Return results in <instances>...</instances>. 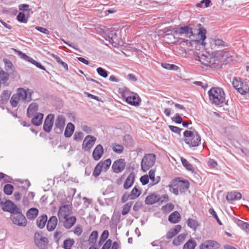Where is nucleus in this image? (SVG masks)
Returning a JSON list of instances; mask_svg holds the SVG:
<instances>
[{
    "instance_id": "obj_1",
    "label": "nucleus",
    "mask_w": 249,
    "mask_h": 249,
    "mask_svg": "<svg viewBox=\"0 0 249 249\" xmlns=\"http://www.w3.org/2000/svg\"><path fill=\"white\" fill-rule=\"evenodd\" d=\"M197 26L198 27L197 29L195 28V25L192 24L176 28L174 29L173 35L174 36H181L191 38L192 36H195V31L198 30V36H200V40H196V41L200 42L201 44H205L203 42L206 38V30L203 28H201V25L200 24H197Z\"/></svg>"
},
{
    "instance_id": "obj_2",
    "label": "nucleus",
    "mask_w": 249,
    "mask_h": 249,
    "mask_svg": "<svg viewBox=\"0 0 249 249\" xmlns=\"http://www.w3.org/2000/svg\"><path fill=\"white\" fill-rule=\"evenodd\" d=\"M208 95L211 103L216 106H221L225 102V94L221 88H211L208 91Z\"/></svg>"
},
{
    "instance_id": "obj_3",
    "label": "nucleus",
    "mask_w": 249,
    "mask_h": 249,
    "mask_svg": "<svg viewBox=\"0 0 249 249\" xmlns=\"http://www.w3.org/2000/svg\"><path fill=\"white\" fill-rule=\"evenodd\" d=\"M22 100L25 102H29L32 100V92L30 90H24L22 88H18V92L14 94L10 100L11 106L16 107L19 101Z\"/></svg>"
},
{
    "instance_id": "obj_4",
    "label": "nucleus",
    "mask_w": 249,
    "mask_h": 249,
    "mask_svg": "<svg viewBox=\"0 0 249 249\" xmlns=\"http://www.w3.org/2000/svg\"><path fill=\"white\" fill-rule=\"evenodd\" d=\"M184 141L190 147L198 146L200 143L201 137L198 132L185 130L183 133Z\"/></svg>"
},
{
    "instance_id": "obj_5",
    "label": "nucleus",
    "mask_w": 249,
    "mask_h": 249,
    "mask_svg": "<svg viewBox=\"0 0 249 249\" xmlns=\"http://www.w3.org/2000/svg\"><path fill=\"white\" fill-rule=\"evenodd\" d=\"M156 160V156L155 154L153 153L145 154L141 161L142 170L144 172L147 171L154 165Z\"/></svg>"
},
{
    "instance_id": "obj_6",
    "label": "nucleus",
    "mask_w": 249,
    "mask_h": 249,
    "mask_svg": "<svg viewBox=\"0 0 249 249\" xmlns=\"http://www.w3.org/2000/svg\"><path fill=\"white\" fill-rule=\"evenodd\" d=\"M34 241L39 249H46L49 243L48 239L43 236L41 231L36 232L34 237Z\"/></svg>"
},
{
    "instance_id": "obj_7",
    "label": "nucleus",
    "mask_w": 249,
    "mask_h": 249,
    "mask_svg": "<svg viewBox=\"0 0 249 249\" xmlns=\"http://www.w3.org/2000/svg\"><path fill=\"white\" fill-rule=\"evenodd\" d=\"M11 218L12 222L16 225L19 226H25L27 225V220L25 217L20 212H16L13 214H11Z\"/></svg>"
},
{
    "instance_id": "obj_8",
    "label": "nucleus",
    "mask_w": 249,
    "mask_h": 249,
    "mask_svg": "<svg viewBox=\"0 0 249 249\" xmlns=\"http://www.w3.org/2000/svg\"><path fill=\"white\" fill-rule=\"evenodd\" d=\"M66 119L63 115H58L55 120L54 130L57 134H61L65 125Z\"/></svg>"
},
{
    "instance_id": "obj_9",
    "label": "nucleus",
    "mask_w": 249,
    "mask_h": 249,
    "mask_svg": "<svg viewBox=\"0 0 249 249\" xmlns=\"http://www.w3.org/2000/svg\"><path fill=\"white\" fill-rule=\"evenodd\" d=\"M96 138L91 135L87 136L84 140L82 148L85 151H89L94 144Z\"/></svg>"
},
{
    "instance_id": "obj_10",
    "label": "nucleus",
    "mask_w": 249,
    "mask_h": 249,
    "mask_svg": "<svg viewBox=\"0 0 249 249\" xmlns=\"http://www.w3.org/2000/svg\"><path fill=\"white\" fill-rule=\"evenodd\" d=\"M126 166V162L124 159H119L115 160L112 164V169L113 172L118 174L122 172Z\"/></svg>"
},
{
    "instance_id": "obj_11",
    "label": "nucleus",
    "mask_w": 249,
    "mask_h": 249,
    "mask_svg": "<svg viewBox=\"0 0 249 249\" xmlns=\"http://www.w3.org/2000/svg\"><path fill=\"white\" fill-rule=\"evenodd\" d=\"M220 244L214 240H206L200 245V249H219Z\"/></svg>"
},
{
    "instance_id": "obj_12",
    "label": "nucleus",
    "mask_w": 249,
    "mask_h": 249,
    "mask_svg": "<svg viewBox=\"0 0 249 249\" xmlns=\"http://www.w3.org/2000/svg\"><path fill=\"white\" fill-rule=\"evenodd\" d=\"M53 120L54 115L53 114H50L47 116L43 124V129L46 132L49 133L52 130Z\"/></svg>"
},
{
    "instance_id": "obj_13",
    "label": "nucleus",
    "mask_w": 249,
    "mask_h": 249,
    "mask_svg": "<svg viewBox=\"0 0 249 249\" xmlns=\"http://www.w3.org/2000/svg\"><path fill=\"white\" fill-rule=\"evenodd\" d=\"M3 210L13 214L16 212H18L19 209L11 200H7L4 204Z\"/></svg>"
},
{
    "instance_id": "obj_14",
    "label": "nucleus",
    "mask_w": 249,
    "mask_h": 249,
    "mask_svg": "<svg viewBox=\"0 0 249 249\" xmlns=\"http://www.w3.org/2000/svg\"><path fill=\"white\" fill-rule=\"evenodd\" d=\"M175 181L180 193H184L189 189L190 184L188 180H182L178 178L175 179Z\"/></svg>"
},
{
    "instance_id": "obj_15",
    "label": "nucleus",
    "mask_w": 249,
    "mask_h": 249,
    "mask_svg": "<svg viewBox=\"0 0 249 249\" xmlns=\"http://www.w3.org/2000/svg\"><path fill=\"white\" fill-rule=\"evenodd\" d=\"M125 101L131 106H137L140 104L141 100L137 94L132 93L131 95L125 97Z\"/></svg>"
},
{
    "instance_id": "obj_16",
    "label": "nucleus",
    "mask_w": 249,
    "mask_h": 249,
    "mask_svg": "<svg viewBox=\"0 0 249 249\" xmlns=\"http://www.w3.org/2000/svg\"><path fill=\"white\" fill-rule=\"evenodd\" d=\"M70 214L71 210L69 205H65L59 208L58 212V216L60 220L69 217Z\"/></svg>"
},
{
    "instance_id": "obj_17",
    "label": "nucleus",
    "mask_w": 249,
    "mask_h": 249,
    "mask_svg": "<svg viewBox=\"0 0 249 249\" xmlns=\"http://www.w3.org/2000/svg\"><path fill=\"white\" fill-rule=\"evenodd\" d=\"M221 65V61L218 56L210 55L208 66L213 68H217Z\"/></svg>"
},
{
    "instance_id": "obj_18",
    "label": "nucleus",
    "mask_w": 249,
    "mask_h": 249,
    "mask_svg": "<svg viewBox=\"0 0 249 249\" xmlns=\"http://www.w3.org/2000/svg\"><path fill=\"white\" fill-rule=\"evenodd\" d=\"M104 153V149L102 145L98 144L94 148L92 152V157L95 160H98L101 159Z\"/></svg>"
},
{
    "instance_id": "obj_19",
    "label": "nucleus",
    "mask_w": 249,
    "mask_h": 249,
    "mask_svg": "<svg viewBox=\"0 0 249 249\" xmlns=\"http://www.w3.org/2000/svg\"><path fill=\"white\" fill-rule=\"evenodd\" d=\"M38 106L36 103L31 104L27 109V115L28 118L33 117L37 113Z\"/></svg>"
},
{
    "instance_id": "obj_20",
    "label": "nucleus",
    "mask_w": 249,
    "mask_h": 249,
    "mask_svg": "<svg viewBox=\"0 0 249 249\" xmlns=\"http://www.w3.org/2000/svg\"><path fill=\"white\" fill-rule=\"evenodd\" d=\"M63 219H64L63 226L67 229L71 228L75 224L76 221V218L75 216L67 217Z\"/></svg>"
},
{
    "instance_id": "obj_21",
    "label": "nucleus",
    "mask_w": 249,
    "mask_h": 249,
    "mask_svg": "<svg viewBox=\"0 0 249 249\" xmlns=\"http://www.w3.org/2000/svg\"><path fill=\"white\" fill-rule=\"evenodd\" d=\"M57 224V219L55 216H52L49 219L47 224V229L48 231H53L56 227Z\"/></svg>"
},
{
    "instance_id": "obj_22",
    "label": "nucleus",
    "mask_w": 249,
    "mask_h": 249,
    "mask_svg": "<svg viewBox=\"0 0 249 249\" xmlns=\"http://www.w3.org/2000/svg\"><path fill=\"white\" fill-rule=\"evenodd\" d=\"M242 195L239 192H231L228 193L226 196V199L229 202L239 200L241 198Z\"/></svg>"
},
{
    "instance_id": "obj_23",
    "label": "nucleus",
    "mask_w": 249,
    "mask_h": 249,
    "mask_svg": "<svg viewBox=\"0 0 249 249\" xmlns=\"http://www.w3.org/2000/svg\"><path fill=\"white\" fill-rule=\"evenodd\" d=\"M158 197L159 194H150L146 197L145 203L147 205H152L155 203H158Z\"/></svg>"
},
{
    "instance_id": "obj_24",
    "label": "nucleus",
    "mask_w": 249,
    "mask_h": 249,
    "mask_svg": "<svg viewBox=\"0 0 249 249\" xmlns=\"http://www.w3.org/2000/svg\"><path fill=\"white\" fill-rule=\"evenodd\" d=\"M134 174L133 173H130L124 184V188L125 189H128L130 188L134 183Z\"/></svg>"
},
{
    "instance_id": "obj_25",
    "label": "nucleus",
    "mask_w": 249,
    "mask_h": 249,
    "mask_svg": "<svg viewBox=\"0 0 249 249\" xmlns=\"http://www.w3.org/2000/svg\"><path fill=\"white\" fill-rule=\"evenodd\" d=\"M48 217L46 214H43L39 216L36 221V225L39 229H43L46 223Z\"/></svg>"
},
{
    "instance_id": "obj_26",
    "label": "nucleus",
    "mask_w": 249,
    "mask_h": 249,
    "mask_svg": "<svg viewBox=\"0 0 249 249\" xmlns=\"http://www.w3.org/2000/svg\"><path fill=\"white\" fill-rule=\"evenodd\" d=\"M43 114L41 113H37L34 116L32 119V124L35 126H39L42 123V120L43 118Z\"/></svg>"
},
{
    "instance_id": "obj_27",
    "label": "nucleus",
    "mask_w": 249,
    "mask_h": 249,
    "mask_svg": "<svg viewBox=\"0 0 249 249\" xmlns=\"http://www.w3.org/2000/svg\"><path fill=\"white\" fill-rule=\"evenodd\" d=\"M75 127L71 123H69L67 124L64 131V136L66 138H69L71 136L74 132Z\"/></svg>"
},
{
    "instance_id": "obj_28",
    "label": "nucleus",
    "mask_w": 249,
    "mask_h": 249,
    "mask_svg": "<svg viewBox=\"0 0 249 249\" xmlns=\"http://www.w3.org/2000/svg\"><path fill=\"white\" fill-rule=\"evenodd\" d=\"M38 213V210L35 208L30 209L27 212L26 216L28 219L34 220L37 216Z\"/></svg>"
},
{
    "instance_id": "obj_29",
    "label": "nucleus",
    "mask_w": 249,
    "mask_h": 249,
    "mask_svg": "<svg viewBox=\"0 0 249 249\" xmlns=\"http://www.w3.org/2000/svg\"><path fill=\"white\" fill-rule=\"evenodd\" d=\"M180 219V215L178 211L173 212L168 217V220L172 223H177Z\"/></svg>"
},
{
    "instance_id": "obj_30",
    "label": "nucleus",
    "mask_w": 249,
    "mask_h": 249,
    "mask_svg": "<svg viewBox=\"0 0 249 249\" xmlns=\"http://www.w3.org/2000/svg\"><path fill=\"white\" fill-rule=\"evenodd\" d=\"M111 163V160L110 159H107L104 161H100L98 164L101 167L103 171L106 172L109 169Z\"/></svg>"
},
{
    "instance_id": "obj_31",
    "label": "nucleus",
    "mask_w": 249,
    "mask_h": 249,
    "mask_svg": "<svg viewBox=\"0 0 249 249\" xmlns=\"http://www.w3.org/2000/svg\"><path fill=\"white\" fill-rule=\"evenodd\" d=\"M186 224L189 228L195 231L199 226L198 222L192 218H188L186 221Z\"/></svg>"
},
{
    "instance_id": "obj_32",
    "label": "nucleus",
    "mask_w": 249,
    "mask_h": 249,
    "mask_svg": "<svg viewBox=\"0 0 249 249\" xmlns=\"http://www.w3.org/2000/svg\"><path fill=\"white\" fill-rule=\"evenodd\" d=\"M9 74L3 70H0V84L5 85H7V82L9 79Z\"/></svg>"
},
{
    "instance_id": "obj_33",
    "label": "nucleus",
    "mask_w": 249,
    "mask_h": 249,
    "mask_svg": "<svg viewBox=\"0 0 249 249\" xmlns=\"http://www.w3.org/2000/svg\"><path fill=\"white\" fill-rule=\"evenodd\" d=\"M240 88H237V91L241 95L249 96V86L246 82H244L243 85H241Z\"/></svg>"
},
{
    "instance_id": "obj_34",
    "label": "nucleus",
    "mask_w": 249,
    "mask_h": 249,
    "mask_svg": "<svg viewBox=\"0 0 249 249\" xmlns=\"http://www.w3.org/2000/svg\"><path fill=\"white\" fill-rule=\"evenodd\" d=\"M180 160L182 165L187 170L191 171L192 173H195L196 172L195 169L193 166L190 164L185 159L181 157Z\"/></svg>"
},
{
    "instance_id": "obj_35",
    "label": "nucleus",
    "mask_w": 249,
    "mask_h": 249,
    "mask_svg": "<svg viewBox=\"0 0 249 249\" xmlns=\"http://www.w3.org/2000/svg\"><path fill=\"white\" fill-rule=\"evenodd\" d=\"M112 149L116 153L121 154L123 153L124 150V146L122 145L112 143Z\"/></svg>"
},
{
    "instance_id": "obj_36",
    "label": "nucleus",
    "mask_w": 249,
    "mask_h": 249,
    "mask_svg": "<svg viewBox=\"0 0 249 249\" xmlns=\"http://www.w3.org/2000/svg\"><path fill=\"white\" fill-rule=\"evenodd\" d=\"M210 55V54L208 55L202 54L198 56V59L202 64L206 66H208Z\"/></svg>"
},
{
    "instance_id": "obj_37",
    "label": "nucleus",
    "mask_w": 249,
    "mask_h": 249,
    "mask_svg": "<svg viewBox=\"0 0 249 249\" xmlns=\"http://www.w3.org/2000/svg\"><path fill=\"white\" fill-rule=\"evenodd\" d=\"M141 194V192L137 186H135L134 188L132 189L131 192H130L129 195L131 197V199H134L138 197H139Z\"/></svg>"
},
{
    "instance_id": "obj_38",
    "label": "nucleus",
    "mask_w": 249,
    "mask_h": 249,
    "mask_svg": "<svg viewBox=\"0 0 249 249\" xmlns=\"http://www.w3.org/2000/svg\"><path fill=\"white\" fill-rule=\"evenodd\" d=\"M196 245L195 241L190 239L184 245L183 249H194Z\"/></svg>"
},
{
    "instance_id": "obj_39",
    "label": "nucleus",
    "mask_w": 249,
    "mask_h": 249,
    "mask_svg": "<svg viewBox=\"0 0 249 249\" xmlns=\"http://www.w3.org/2000/svg\"><path fill=\"white\" fill-rule=\"evenodd\" d=\"M98 236V232L96 231H93L89 235L88 242L89 244H95L96 242Z\"/></svg>"
},
{
    "instance_id": "obj_40",
    "label": "nucleus",
    "mask_w": 249,
    "mask_h": 249,
    "mask_svg": "<svg viewBox=\"0 0 249 249\" xmlns=\"http://www.w3.org/2000/svg\"><path fill=\"white\" fill-rule=\"evenodd\" d=\"M15 51L17 53V54L22 59L25 60L26 61H28L30 62L32 60V58L27 55L26 54L23 53L22 52L20 51L14 49Z\"/></svg>"
},
{
    "instance_id": "obj_41",
    "label": "nucleus",
    "mask_w": 249,
    "mask_h": 249,
    "mask_svg": "<svg viewBox=\"0 0 249 249\" xmlns=\"http://www.w3.org/2000/svg\"><path fill=\"white\" fill-rule=\"evenodd\" d=\"M168 187H169V190L171 193H173L175 195H178V194L179 190L178 186L175 183V180L173 181L172 184L169 185Z\"/></svg>"
},
{
    "instance_id": "obj_42",
    "label": "nucleus",
    "mask_w": 249,
    "mask_h": 249,
    "mask_svg": "<svg viewBox=\"0 0 249 249\" xmlns=\"http://www.w3.org/2000/svg\"><path fill=\"white\" fill-rule=\"evenodd\" d=\"M174 209V205L171 203H167L161 208L162 211L165 213H169Z\"/></svg>"
},
{
    "instance_id": "obj_43",
    "label": "nucleus",
    "mask_w": 249,
    "mask_h": 249,
    "mask_svg": "<svg viewBox=\"0 0 249 249\" xmlns=\"http://www.w3.org/2000/svg\"><path fill=\"white\" fill-rule=\"evenodd\" d=\"M74 241L73 239H68L64 241V249H71V247L74 244Z\"/></svg>"
},
{
    "instance_id": "obj_44",
    "label": "nucleus",
    "mask_w": 249,
    "mask_h": 249,
    "mask_svg": "<svg viewBox=\"0 0 249 249\" xmlns=\"http://www.w3.org/2000/svg\"><path fill=\"white\" fill-rule=\"evenodd\" d=\"M10 96V92L7 90H4L1 94L0 101L3 103L7 101Z\"/></svg>"
},
{
    "instance_id": "obj_45",
    "label": "nucleus",
    "mask_w": 249,
    "mask_h": 249,
    "mask_svg": "<svg viewBox=\"0 0 249 249\" xmlns=\"http://www.w3.org/2000/svg\"><path fill=\"white\" fill-rule=\"evenodd\" d=\"M13 186L9 184L5 185L3 188L4 193L7 195H11L13 192Z\"/></svg>"
},
{
    "instance_id": "obj_46",
    "label": "nucleus",
    "mask_w": 249,
    "mask_h": 249,
    "mask_svg": "<svg viewBox=\"0 0 249 249\" xmlns=\"http://www.w3.org/2000/svg\"><path fill=\"white\" fill-rule=\"evenodd\" d=\"M161 66L167 70L177 71L179 68L177 65L168 63H162Z\"/></svg>"
},
{
    "instance_id": "obj_47",
    "label": "nucleus",
    "mask_w": 249,
    "mask_h": 249,
    "mask_svg": "<svg viewBox=\"0 0 249 249\" xmlns=\"http://www.w3.org/2000/svg\"><path fill=\"white\" fill-rule=\"evenodd\" d=\"M213 41L216 46L221 47H228V44L222 39L215 38L213 39Z\"/></svg>"
},
{
    "instance_id": "obj_48",
    "label": "nucleus",
    "mask_w": 249,
    "mask_h": 249,
    "mask_svg": "<svg viewBox=\"0 0 249 249\" xmlns=\"http://www.w3.org/2000/svg\"><path fill=\"white\" fill-rule=\"evenodd\" d=\"M132 205V202H129L126 203L123 207V210L122 211V214L123 215L126 214L130 211V208Z\"/></svg>"
},
{
    "instance_id": "obj_49",
    "label": "nucleus",
    "mask_w": 249,
    "mask_h": 249,
    "mask_svg": "<svg viewBox=\"0 0 249 249\" xmlns=\"http://www.w3.org/2000/svg\"><path fill=\"white\" fill-rule=\"evenodd\" d=\"M17 20L21 23H26L28 22V19L25 18V14L22 12H19L17 17Z\"/></svg>"
},
{
    "instance_id": "obj_50",
    "label": "nucleus",
    "mask_w": 249,
    "mask_h": 249,
    "mask_svg": "<svg viewBox=\"0 0 249 249\" xmlns=\"http://www.w3.org/2000/svg\"><path fill=\"white\" fill-rule=\"evenodd\" d=\"M96 71L100 76L104 78H106L108 76V71L101 67L98 68Z\"/></svg>"
},
{
    "instance_id": "obj_51",
    "label": "nucleus",
    "mask_w": 249,
    "mask_h": 249,
    "mask_svg": "<svg viewBox=\"0 0 249 249\" xmlns=\"http://www.w3.org/2000/svg\"><path fill=\"white\" fill-rule=\"evenodd\" d=\"M109 235V232L108 231L105 230L103 233H102L100 238V241L99 244H102L103 242H104L106 239L108 238Z\"/></svg>"
},
{
    "instance_id": "obj_52",
    "label": "nucleus",
    "mask_w": 249,
    "mask_h": 249,
    "mask_svg": "<svg viewBox=\"0 0 249 249\" xmlns=\"http://www.w3.org/2000/svg\"><path fill=\"white\" fill-rule=\"evenodd\" d=\"M3 61L4 63L6 71H8V70H12L14 66L11 61L6 58H4L3 60Z\"/></svg>"
},
{
    "instance_id": "obj_53",
    "label": "nucleus",
    "mask_w": 249,
    "mask_h": 249,
    "mask_svg": "<svg viewBox=\"0 0 249 249\" xmlns=\"http://www.w3.org/2000/svg\"><path fill=\"white\" fill-rule=\"evenodd\" d=\"M102 171H103V169L97 164L94 169L92 175L95 177H97L100 175Z\"/></svg>"
},
{
    "instance_id": "obj_54",
    "label": "nucleus",
    "mask_w": 249,
    "mask_h": 249,
    "mask_svg": "<svg viewBox=\"0 0 249 249\" xmlns=\"http://www.w3.org/2000/svg\"><path fill=\"white\" fill-rule=\"evenodd\" d=\"M242 79L239 77H234L232 80V84L233 88L237 90L239 87V84Z\"/></svg>"
},
{
    "instance_id": "obj_55",
    "label": "nucleus",
    "mask_w": 249,
    "mask_h": 249,
    "mask_svg": "<svg viewBox=\"0 0 249 249\" xmlns=\"http://www.w3.org/2000/svg\"><path fill=\"white\" fill-rule=\"evenodd\" d=\"M83 138V134L81 132H76L73 136V140L76 141H80Z\"/></svg>"
},
{
    "instance_id": "obj_56",
    "label": "nucleus",
    "mask_w": 249,
    "mask_h": 249,
    "mask_svg": "<svg viewBox=\"0 0 249 249\" xmlns=\"http://www.w3.org/2000/svg\"><path fill=\"white\" fill-rule=\"evenodd\" d=\"M158 197L159 203H162L164 202L168 201L169 200L168 196L167 195H163L162 196H160V195H159Z\"/></svg>"
},
{
    "instance_id": "obj_57",
    "label": "nucleus",
    "mask_w": 249,
    "mask_h": 249,
    "mask_svg": "<svg viewBox=\"0 0 249 249\" xmlns=\"http://www.w3.org/2000/svg\"><path fill=\"white\" fill-rule=\"evenodd\" d=\"M172 121L177 124H180L182 122V119L179 114L176 113L172 119Z\"/></svg>"
},
{
    "instance_id": "obj_58",
    "label": "nucleus",
    "mask_w": 249,
    "mask_h": 249,
    "mask_svg": "<svg viewBox=\"0 0 249 249\" xmlns=\"http://www.w3.org/2000/svg\"><path fill=\"white\" fill-rule=\"evenodd\" d=\"M18 9L20 11H30L31 9L29 8V5L28 4H21L18 6Z\"/></svg>"
},
{
    "instance_id": "obj_59",
    "label": "nucleus",
    "mask_w": 249,
    "mask_h": 249,
    "mask_svg": "<svg viewBox=\"0 0 249 249\" xmlns=\"http://www.w3.org/2000/svg\"><path fill=\"white\" fill-rule=\"evenodd\" d=\"M209 213H210L212 215L215 219L216 220L217 222L219 223V225H222V223L221 222V221L219 220L216 212L214 210L213 208H210L209 210Z\"/></svg>"
},
{
    "instance_id": "obj_60",
    "label": "nucleus",
    "mask_w": 249,
    "mask_h": 249,
    "mask_svg": "<svg viewBox=\"0 0 249 249\" xmlns=\"http://www.w3.org/2000/svg\"><path fill=\"white\" fill-rule=\"evenodd\" d=\"M149 177L147 175H145L140 178V181L143 185L147 184L149 182Z\"/></svg>"
},
{
    "instance_id": "obj_61",
    "label": "nucleus",
    "mask_w": 249,
    "mask_h": 249,
    "mask_svg": "<svg viewBox=\"0 0 249 249\" xmlns=\"http://www.w3.org/2000/svg\"><path fill=\"white\" fill-rule=\"evenodd\" d=\"M123 141L125 142H127V145L130 146L132 143V139L129 135H126L124 136Z\"/></svg>"
},
{
    "instance_id": "obj_62",
    "label": "nucleus",
    "mask_w": 249,
    "mask_h": 249,
    "mask_svg": "<svg viewBox=\"0 0 249 249\" xmlns=\"http://www.w3.org/2000/svg\"><path fill=\"white\" fill-rule=\"evenodd\" d=\"M83 231L82 228L79 225H77L73 231V232L77 236H79L81 234Z\"/></svg>"
},
{
    "instance_id": "obj_63",
    "label": "nucleus",
    "mask_w": 249,
    "mask_h": 249,
    "mask_svg": "<svg viewBox=\"0 0 249 249\" xmlns=\"http://www.w3.org/2000/svg\"><path fill=\"white\" fill-rule=\"evenodd\" d=\"M169 127L172 132L178 134H180L181 131L182 130L181 128H180L177 126L169 125Z\"/></svg>"
},
{
    "instance_id": "obj_64",
    "label": "nucleus",
    "mask_w": 249,
    "mask_h": 249,
    "mask_svg": "<svg viewBox=\"0 0 249 249\" xmlns=\"http://www.w3.org/2000/svg\"><path fill=\"white\" fill-rule=\"evenodd\" d=\"M142 206V203L141 201H137L133 206V210L137 212L139 211Z\"/></svg>"
}]
</instances>
